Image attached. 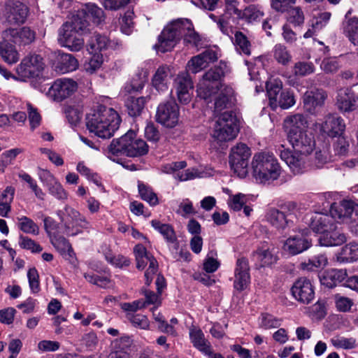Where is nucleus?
Instances as JSON below:
<instances>
[{
	"mask_svg": "<svg viewBox=\"0 0 358 358\" xmlns=\"http://www.w3.org/2000/svg\"><path fill=\"white\" fill-rule=\"evenodd\" d=\"M182 38L185 43L193 47L201 45L200 36L194 31L191 20L180 18L164 27L158 36V43L154 45V48L163 53L171 51Z\"/></svg>",
	"mask_w": 358,
	"mask_h": 358,
	"instance_id": "f257e3e1",
	"label": "nucleus"
},
{
	"mask_svg": "<svg viewBox=\"0 0 358 358\" xmlns=\"http://www.w3.org/2000/svg\"><path fill=\"white\" fill-rule=\"evenodd\" d=\"M287 140L292 145L294 152L289 149H285L284 145H281L278 149L280 157L294 174H300L306 168L307 155L310 154L315 147L313 136L307 131L299 134L291 132V134L287 136Z\"/></svg>",
	"mask_w": 358,
	"mask_h": 358,
	"instance_id": "f03ea898",
	"label": "nucleus"
},
{
	"mask_svg": "<svg viewBox=\"0 0 358 358\" xmlns=\"http://www.w3.org/2000/svg\"><path fill=\"white\" fill-rule=\"evenodd\" d=\"M121 122L118 113L112 108L100 105L86 116V126L90 133L101 138H110Z\"/></svg>",
	"mask_w": 358,
	"mask_h": 358,
	"instance_id": "7ed1b4c3",
	"label": "nucleus"
},
{
	"mask_svg": "<svg viewBox=\"0 0 358 358\" xmlns=\"http://www.w3.org/2000/svg\"><path fill=\"white\" fill-rule=\"evenodd\" d=\"M88 25L86 12L79 11L73 16L71 22H65L59 29V43L71 51H79L84 45L81 34L87 29Z\"/></svg>",
	"mask_w": 358,
	"mask_h": 358,
	"instance_id": "20e7f679",
	"label": "nucleus"
},
{
	"mask_svg": "<svg viewBox=\"0 0 358 358\" xmlns=\"http://www.w3.org/2000/svg\"><path fill=\"white\" fill-rule=\"evenodd\" d=\"M253 177L259 183L270 182L277 180L281 169L274 155L268 152L255 153L251 162Z\"/></svg>",
	"mask_w": 358,
	"mask_h": 358,
	"instance_id": "39448f33",
	"label": "nucleus"
},
{
	"mask_svg": "<svg viewBox=\"0 0 358 358\" xmlns=\"http://www.w3.org/2000/svg\"><path fill=\"white\" fill-rule=\"evenodd\" d=\"M149 150L146 142L136 138V133L128 131L120 138L113 139L108 147V151L113 155H125L129 157H138L145 155Z\"/></svg>",
	"mask_w": 358,
	"mask_h": 358,
	"instance_id": "423d86ee",
	"label": "nucleus"
},
{
	"mask_svg": "<svg viewBox=\"0 0 358 358\" xmlns=\"http://www.w3.org/2000/svg\"><path fill=\"white\" fill-rule=\"evenodd\" d=\"M224 77L223 66L219 65L210 68L203 75L198 84L196 90L198 96L206 101H210L211 96L224 86L221 83Z\"/></svg>",
	"mask_w": 358,
	"mask_h": 358,
	"instance_id": "0eeeda50",
	"label": "nucleus"
},
{
	"mask_svg": "<svg viewBox=\"0 0 358 358\" xmlns=\"http://www.w3.org/2000/svg\"><path fill=\"white\" fill-rule=\"evenodd\" d=\"M57 215L69 236H76L82 233L81 229L89 228L90 223L85 217L69 206L66 205L63 210H57Z\"/></svg>",
	"mask_w": 358,
	"mask_h": 358,
	"instance_id": "6e6552de",
	"label": "nucleus"
},
{
	"mask_svg": "<svg viewBox=\"0 0 358 358\" xmlns=\"http://www.w3.org/2000/svg\"><path fill=\"white\" fill-rule=\"evenodd\" d=\"M238 133L237 119L232 111L221 113L215 122L213 136L220 141H228Z\"/></svg>",
	"mask_w": 358,
	"mask_h": 358,
	"instance_id": "1a4fd4ad",
	"label": "nucleus"
},
{
	"mask_svg": "<svg viewBox=\"0 0 358 358\" xmlns=\"http://www.w3.org/2000/svg\"><path fill=\"white\" fill-rule=\"evenodd\" d=\"M251 155L250 148L239 143L231 149L229 163L231 169L240 178H245L248 173V159Z\"/></svg>",
	"mask_w": 358,
	"mask_h": 358,
	"instance_id": "9d476101",
	"label": "nucleus"
},
{
	"mask_svg": "<svg viewBox=\"0 0 358 358\" xmlns=\"http://www.w3.org/2000/svg\"><path fill=\"white\" fill-rule=\"evenodd\" d=\"M157 121L168 128L177 125L179 120V107L173 100L160 103L156 113Z\"/></svg>",
	"mask_w": 358,
	"mask_h": 358,
	"instance_id": "9b49d317",
	"label": "nucleus"
},
{
	"mask_svg": "<svg viewBox=\"0 0 358 358\" xmlns=\"http://www.w3.org/2000/svg\"><path fill=\"white\" fill-rule=\"evenodd\" d=\"M77 89V83L72 79L60 78L49 88L48 95L54 101H61L71 96Z\"/></svg>",
	"mask_w": 358,
	"mask_h": 358,
	"instance_id": "f8f14e48",
	"label": "nucleus"
},
{
	"mask_svg": "<svg viewBox=\"0 0 358 358\" xmlns=\"http://www.w3.org/2000/svg\"><path fill=\"white\" fill-rule=\"evenodd\" d=\"M291 292L299 302L308 304L315 299V291L310 280L306 278H299L292 285Z\"/></svg>",
	"mask_w": 358,
	"mask_h": 358,
	"instance_id": "ddd939ff",
	"label": "nucleus"
},
{
	"mask_svg": "<svg viewBox=\"0 0 358 358\" xmlns=\"http://www.w3.org/2000/svg\"><path fill=\"white\" fill-rule=\"evenodd\" d=\"M305 222L310 229L315 233L324 235L329 229H331L333 223L335 222L331 215L315 213L311 215H306Z\"/></svg>",
	"mask_w": 358,
	"mask_h": 358,
	"instance_id": "4468645a",
	"label": "nucleus"
},
{
	"mask_svg": "<svg viewBox=\"0 0 358 358\" xmlns=\"http://www.w3.org/2000/svg\"><path fill=\"white\" fill-rule=\"evenodd\" d=\"M312 245V239L308 233H301L288 238L285 244L284 250L292 255L300 254Z\"/></svg>",
	"mask_w": 358,
	"mask_h": 358,
	"instance_id": "2eb2a0df",
	"label": "nucleus"
},
{
	"mask_svg": "<svg viewBox=\"0 0 358 358\" xmlns=\"http://www.w3.org/2000/svg\"><path fill=\"white\" fill-rule=\"evenodd\" d=\"M175 86L178 101L182 104H187L192 99L194 85L187 73L179 74L175 80Z\"/></svg>",
	"mask_w": 358,
	"mask_h": 358,
	"instance_id": "dca6fc26",
	"label": "nucleus"
},
{
	"mask_svg": "<svg viewBox=\"0 0 358 358\" xmlns=\"http://www.w3.org/2000/svg\"><path fill=\"white\" fill-rule=\"evenodd\" d=\"M43 69V58L36 54H31L24 57L17 66V73L22 77H34L36 71Z\"/></svg>",
	"mask_w": 358,
	"mask_h": 358,
	"instance_id": "f3484780",
	"label": "nucleus"
},
{
	"mask_svg": "<svg viewBox=\"0 0 358 358\" xmlns=\"http://www.w3.org/2000/svg\"><path fill=\"white\" fill-rule=\"evenodd\" d=\"M234 277V287L239 292L246 289L250 282L249 262L246 258L237 259Z\"/></svg>",
	"mask_w": 358,
	"mask_h": 358,
	"instance_id": "a211bd4d",
	"label": "nucleus"
},
{
	"mask_svg": "<svg viewBox=\"0 0 358 358\" xmlns=\"http://www.w3.org/2000/svg\"><path fill=\"white\" fill-rule=\"evenodd\" d=\"M217 58L216 51L208 49L201 54L192 57L187 63V68L192 73H196L206 68L210 63L217 61Z\"/></svg>",
	"mask_w": 358,
	"mask_h": 358,
	"instance_id": "6ab92c4d",
	"label": "nucleus"
},
{
	"mask_svg": "<svg viewBox=\"0 0 358 358\" xmlns=\"http://www.w3.org/2000/svg\"><path fill=\"white\" fill-rule=\"evenodd\" d=\"M28 13V7L20 1H10L6 5V17L10 23L23 24L27 20Z\"/></svg>",
	"mask_w": 358,
	"mask_h": 358,
	"instance_id": "aec40b11",
	"label": "nucleus"
},
{
	"mask_svg": "<svg viewBox=\"0 0 358 358\" xmlns=\"http://www.w3.org/2000/svg\"><path fill=\"white\" fill-rule=\"evenodd\" d=\"M330 214L335 219L344 220L352 217V215L358 216V204L351 200H343L340 203H333L330 208Z\"/></svg>",
	"mask_w": 358,
	"mask_h": 358,
	"instance_id": "412c9836",
	"label": "nucleus"
},
{
	"mask_svg": "<svg viewBox=\"0 0 358 358\" xmlns=\"http://www.w3.org/2000/svg\"><path fill=\"white\" fill-rule=\"evenodd\" d=\"M347 241V237L342 229L338 227L334 222L331 229L321 235L318 238L319 243L321 246L331 247L341 245Z\"/></svg>",
	"mask_w": 358,
	"mask_h": 358,
	"instance_id": "4be33fe9",
	"label": "nucleus"
},
{
	"mask_svg": "<svg viewBox=\"0 0 358 358\" xmlns=\"http://www.w3.org/2000/svg\"><path fill=\"white\" fill-rule=\"evenodd\" d=\"M327 97L326 92L322 89L306 92L303 99L306 110L311 114L315 113L317 108L322 106Z\"/></svg>",
	"mask_w": 358,
	"mask_h": 358,
	"instance_id": "5701e85b",
	"label": "nucleus"
},
{
	"mask_svg": "<svg viewBox=\"0 0 358 358\" xmlns=\"http://www.w3.org/2000/svg\"><path fill=\"white\" fill-rule=\"evenodd\" d=\"M345 128L343 120L335 115H327L321 127L322 131L331 137L341 135Z\"/></svg>",
	"mask_w": 358,
	"mask_h": 358,
	"instance_id": "b1692460",
	"label": "nucleus"
},
{
	"mask_svg": "<svg viewBox=\"0 0 358 358\" xmlns=\"http://www.w3.org/2000/svg\"><path fill=\"white\" fill-rule=\"evenodd\" d=\"M189 338L193 346L206 356L213 352L210 342L206 339L204 334L199 328H190Z\"/></svg>",
	"mask_w": 358,
	"mask_h": 358,
	"instance_id": "393cba45",
	"label": "nucleus"
},
{
	"mask_svg": "<svg viewBox=\"0 0 358 358\" xmlns=\"http://www.w3.org/2000/svg\"><path fill=\"white\" fill-rule=\"evenodd\" d=\"M357 96L349 88L341 89L338 94L337 105L341 110L349 112L354 110L357 107Z\"/></svg>",
	"mask_w": 358,
	"mask_h": 358,
	"instance_id": "a878e982",
	"label": "nucleus"
},
{
	"mask_svg": "<svg viewBox=\"0 0 358 358\" xmlns=\"http://www.w3.org/2000/svg\"><path fill=\"white\" fill-rule=\"evenodd\" d=\"M285 127L287 128V136L291 132L299 134L306 131L308 127L306 118L302 114H295L287 117L285 120Z\"/></svg>",
	"mask_w": 358,
	"mask_h": 358,
	"instance_id": "bb28decb",
	"label": "nucleus"
},
{
	"mask_svg": "<svg viewBox=\"0 0 358 358\" xmlns=\"http://www.w3.org/2000/svg\"><path fill=\"white\" fill-rule=\"evenodd\" d=\"M170 74V69L166 65L159 66L152 78V86L159 92L168 90V77Z\"/></svg>",
	"mask_w": 358,
	"mask_h": 358,
	"instance_id": "cd10ccee",
	"label": "nucleus"
},
{
	"mask_svg": "<svg viewBox=\"0 0 358 358\" xmlns=\"http://www.w3.org/2000/svg\"><path fill=\"white\" fill-rule=\"evenodd\" d=\"M220 93L215 101V110L214 113L217 114L221 113L224 109L229 107L231 103V99L234 96V90L231 87L224 86L220 88Z\"/></svg>",
	"mask_w": 358,
	"mask_h": 358,
	"instance_id": "c85d7f7f",
	"label": "nucleus"
},
{
	"mask_svg": "<svg viewBox=\"0 0 358 358\" xmlns=\"http://www.w3.org/2000/svg\"><path fill=\"white\" fill-rule=\"evenodd\" d=\"M266 220L278 230H284L288 226L289 221L285 214L276 208H271L266 213Z\"/></svg>",
	"mask_w": 358,
	"mask_h": 358,
	"instance_id": "c756f323",
	"label": "nucleus"
},
{
	"mask_svg": "<svg viewBox=\"0 0 358 358\" xmlns=\"http://www.w3.org/2000/svg\"><path fill=\"white\" fill-rule=\"evenodd\" d=\"M78 66V60L71 54L59 53L56 68L62 73L73 71Z\"/></svg>",
	"mask_w": 358,
	"mask_h": 358,
	"instance_id": "7c9ffc66",
	"label": "nucleus"
},
{
	"mask_svg": "<svg viewBox=\"0 0 358 358\" xmlns=\"http://www.w3.org/2000/svg\"><path fill=\"white\" fill-rule=\"evenodd\" d=\"M109 42L106 36L94 33L87 41V50L90 53L101 52L107 49Z\"/></svg>",
	"mask_w": 358,
	"mask_h": 358,
	"instance_id": "2f4dec72",
	"label": "nucleus"
},
{
	"mask_svg": "<svg viewBox=\"0 0 358 358\" xmlns=\"http://www.w3.org/2000/svg\"><path fill=\"white\" fill-rule=\"evenodd\" d=\"M358 259V244L350 243L343 247L337 255V260L341 263H348Z\"/></svg>",
	"mask_w": 358,
	"mask_h": 358,
	"instance_id": "473e14b6",
	"label": "nucleus"
},
{
	"mask_svg": "<svg viewBox=\"0 0 358 358\" xmlns=\"http://www.w3.org/2000/svg\"><path fill=\"white\" fill-rule=\"evenodd\" d=\"M266 92L269 100V105L273 109L276 108L277 99L282 90V83L279 80H272L266 83Z\"/></svg>",
	"mask_w": 358,
	"mask_h": 358,
	"instance_id": "72a5a7b5",
	"label": "nucleus"
},
{
	"mask_svg": "<svg viewBox=\"0 0 358 358\" xmlns=\"http://www.w3.org/2000/svg\"><path fill=\"white\" fill-rule=\"evenodd\" d=\"M146 103V98L144 96L140 97H129L126 102L125 106L127 109L128 114L131 117H137L141 115Z\"/></svg>",
	"mask_w": 358,
	"mask_h": 358,
	"instance_id": "f704fd0d",
	"label": "nucleus"
},
{
	"mask_svg": "<svg viewBox=\"0 0 358 358\" xmlns=\"http://www.w3.org/2000/svg\"><path fill=\"white\" fill-rule=\"evenodd\" d=\"M330 13L324 12L321 13L319 16L314 17L312 20L310 27L308 28L307 31L303 35L304 38H310L316 33L320 31L323 27L326 26L330 19Z\"/></svg>",
	"mask_w": 358,
	"mask_h": 358,
	"instance_id": "c9c22d12",
	"label": "nucleus"
},
{
	"mask_svg": "<svg viewBox=\"0 0 358 358\" xmlns=\"http://www.w3.org/2000/svg\"><path fill=\"white\" fill-rule=\"evenodd\" d=\"M264 13L262 7L259 5L250 4L242 11L240 20H243L248 23L259 21L264 17Z\"/></svg>",
	"mask_w": 358,
	"mask_h": 358,
	"instance_id": "e433bc0d",
	"label": "nucleus"
},
{
	"mask_svg": "<svg viewBox=\"0 0 358 358\" xmlns=\"http://www.w3.org/2000/svg\"><path fill=\"white\" fill-rule=\"evenodd\" d=\"M11 32L14 38L13 41L15 43L27 45L31 43L35 39V32L27 27H24L19 31L12 29Z\"/></svg>",
	"mask_w": 358,
	"mask_h": 358,
	"instance_id": "4c0bfd02",
	"label": "nucleus"
},
{
	"mask_svg": "<svg viewBox=\"0 0 358 358\" xmlns=\"http://www.w3.org/2000/svg\"><path fill=\"white\" fill-rule=\"evenodd\" d=\"M151 225L164 236L167 242L173 243L176 241L174 229L170 224H163L157 220H152Z\"/></svg>",
	"mask_w": 358,
	"mask_h": 358,
	"instance_id": "58836bf2",
	"label": "nucleus"
},
{
	"mask_svg": "<svg viewBox=\"0 0 358 358\" xmlns=\"http://www.w3.org/2000/svg\"><path fill=\"white\" fill-rule=\"evenodd\" d=\"M0 55L2 59L10 64L16 63L19 59L15 47L6 41L0 42Z\"/></svg>",
	"mask_w": 358,
	"mask_h": 358,
	"instance_id": "ea45409f",
	"label": "nucleus"
},
{
	"mask_svg": "<svg viewBox=\"0 0 358 358\" xmlns=\"http://www.w3.org/2000/svg\"><path fill=\"white\" fill-rule=\"evenodd\" d=\"M138 189L141 198L150 206H154L159 203L158 197L151 187L144 184L143 182L138 181Z\"/></svg>",
	"mask_w": 358,
	"mask_h": 358,
	"instance_id": "a19ab883",
	"label": "nucleus"
},
{
	"mask_svg": "<svg viewBox=\"0 0 358 358\" xmlns=\"http://www.w3.org/2000/svg\"><path fill=\"white\" fill-rule=\"evenodd\" d=\"M134 253L136 262V268L143 270L145 268L150 260L151 253L147 251L145 247L142 244H137L134 248Z\"/></svg>",
	"mask_w": 358,
	"mask_h": 358,
	"instance_id": "79ce46f5",
	"label": "nucleus"
},
{
	"mask_svg": "<svg viewBox=\"0 0 358 358\" xmlns=\"http://www.w3.org/2000/svg\"><path fill=\"white\" fill-rule=\"evenodd\" d=\"M343 32L355 45H358V17L350 18L344 26Z\"/></svg>",
	"mask_w": 358,
	"mask_h": 358,
	"instance_id": "37998d69",
	"label": "nucleus"
},
{
	"mask_svg": "<svg viewBox=\"0 0 358 358\" xmlns=\"http://www.w3.org/2000/svg\"><path fill=\"white\" fill-rule=\"evenodd\" d=\"M17 227L24 233L33 235H38L39 233L38 226L29 217L27 216L17 217Z\"/></svg>",
	"mask_w": 358,
	"mask_h": 358,
	"instance_id": "c03bdc74",
	"label": "nucleus"
},
{
	"mask_svg": "<svg viewBox=\"0 0 358 358\" xmlns=\"http://www.w3.org/2000/svg\"><path fill=\"white\" fill-rule=\"evenodd\" d=\"M273 57L276 61L282 64L287 65L292 59V56L287 48L282 44H276L273 48Z\"/></svg>",
	"mask_w": 358,
	"mask_h": 358,
	"instance_id": "a18cd8bd",
	"label": "nucleus"
},
{
	"mask_svg": "<svg viewBox=\"0 0 358 358\" xmlns=\"http://www.w3.org/2000/svg\"><path fill=\"white\" fill-rule=\"evenodd\" d=\"M51 243L61 253L73 252L72 247L69 241L59 234L54 235L50 238Z\"/></svg>",
	"mask_w": 358,
	"mask_h": 358,
	"instance_id": "49530a36",
	"label": "nucleus"
},
{
	"mask_svg": "<svg viewBox=\"0 0 358 358\" xmlns=\"http://www.w3.org/2000/svg\"><path fill=\"white\" fill-rule=\"evenodd\" d=\"M259 320V327L265 329L278 328L281 325V320L268 313H262Z\"/></svg>",
	"mask_w": 358,
	"mask_h": 358,
	"instance_id": "de8ad7c7",
	"label": "nucleus"
},
{
	"mask_svg": "<svg viewBox=\"0 0 358 358\" xmlns=\"http://www.w3.org/2000/svg\"><path fill=\"white\" fill-rule=\"evenodd\" d=\"M87 17L91 18L94 24L99 25L104 20L105 15L103 10L95 4L87 5Z\"/></svg>",
	"mask_w": 358,
	"mask_h": 358,
	"instance_id": "09e8293b",
	"label": "nucleus"
},
{
	"mask_svg": "<svg viewBox=\"0 0 358 358\" xmlns=\"http://www.w3.org/2000/svg\"><path fill=\"white\" fill-rule=\"evenodd\" d=\"M132 344V339L129 336L116 338L111 343V352H127Z\"/></svg>",
	"mask_w": 358,
	"mask_h": 358,
	"instance_id": "8fccbe9b",
	"label": "nucleus"
},
{
	"mask_svg": "<svg viewBox=\"0 0 358 358\" xmlns=\"http://www.w3.org/2000/svg\"><path fill=\"white\" fill-rule=\"evenodd\" d=\"M134 13L133 11L128 10L127 11L123 17H122L120 24V29L122 33L126 35H130L134 29Z\"/></svg>",
	"mask_w": 358,
	"mask_h": 358,
	"instance_id": "3c124183",
	"label": "nucleus"
},
{
	"mask_svg": "<svg viewBox=\"0 0 358 358\" xmlns=\"http://www.w3.org/2000/svg\"><path fill=\"white\" fill-rule=\"evenodd\" d=\"M18 244L21 248L30 250L31 252L34 253H38L43 250L39 244L31 238L23 235L20 236Z\"/></svg>",
	"mask_w": 358,
	"mask_h": 358,
	"instance_id": "603ef678",
	"label": "nucleus"
},
{
	"mask_svg": "<svg viewBox=\"0 0 358 358\" xmlns=\"http://www.w3.org/2000/svg\"><path fill=\"white\" fill-rule=\"evenodd\" d=\"M295 103V99L293 93L288 90H283L279 95L277 99V107H280L283 109H287L292 106Z\"/></svg>",
	"mask_w": 358,
	"mask_h": 358,
	"instance_id": "864d4df0",
	"label": "nucleus"
},
{
	"mask_svg": "<svg viewBox=\"0 0 358 358\" xmlns=\"http://www.w3.org/2000/svg\"><path fill=\"white\" fill-rule=\"evenodd\" d=\"M254 255L261 262L262 266L271 265L277 261L276 257L268 249L258 250L255 252Z\"/></svg>",
	"mask_w": 358,
	"mask_h": 358,
	"instance_id": "5fc2aeb1",
	"label": "nucleus"
},
{
	"mask_svg": "<svg viewBox=\"0 0 358 358\" xmlns=\"http://www.w3.org/2000/svg\"><path fill=\"white\" fill-rule=\"evenodd\" d=\"M235 44L238 50L247 55H250V43L245 34L241 31H236L235 34Z\"/></svg>",
	"mask_w": 358,
	"mask_h": 358,
	"instance_id": "6e6d98bb",
	"label": "nucleus"
},
{
	"mask_svg": "<svg viewBox=\"0 0 358 358\" xmlns=\"http://www.w3.org/2000/svg\"><path fill=\"white\" fill-rule=\"evenodd\" d=\"M327 264V258L324 255H320L308 259V262L302 263V267L306 270H313L314 268H320L324 266Z\"/></svg>",
	"mask_w": 358,
	"mask_h": 358,
	"instance_id": "4d7b16f0",
	"label": "nucleus"
},
{
	"mask_svg": "<svg viewBox=\"0 0 358 358\" xmlns=\"http://www.w3.org/2000/svg\"><path fill=\"white\" fill-rule=\"evenodd\" d=\"M76 169L81 175L85 176L89 180L92 181L97 186H100L101 185L98 175L95 173H92L83 162H79L77 165Z\"/></svg>",
	"mask_w": 358,
	"mask_h": 358,
	"instance_id": "13d9d810",
	"label": "nucleus"
},
{
	"mask_svg": "<svg viewBox=\"0 0 358 358\" xmlns=\"http://www.w3.org/2000/svg\"><path fill=\"white\" fill-rule=\"evenodd\" d=\"M314 64L312 62H299L294 65V73L299 76H306L313 73Z\"/></svg>",
	"mask_w": 358,
	"mask_h": 358,
	"instance_id": "bf43d9fd",
	"label": "nucleus"
},
{
	"mask_svg": "<svg viewBox=\"0 0 358 358\" xmlns=\"http://www.w3.org/2000/svg\"><path fill=\"white\" fill-rule=\"evenodd\" d=\"M21 150L18 148L11 149L2 153L1 160L0 162V171H4V168L6 167L11 162L20 154Z\"/></svg>",
	"mask_w": 358,
	"mask_h": 358,
	"instance_id": "052dcab7",
	"label": "nucleus"
},
{
	"mask_svg": "<svg viewBox=\"0 0 358 358\" xmlns=\"http://www.w3.org/2000/svg\"><path fill=\"white\" fill-rule=\"evenodd\" d=\"M330 159L327 150H317L311 159L312 164L317 169L322 168Z\"/></svg>",
	"mask_w": 358,
	"mask_h": 358,
	"instance_id": "680f3d73",
	"label": "nucleus"
},
{
	"mask_svg": "<svg viewBox=\"0 0 358 358\" xmlns=\"http://www.w3.org/2000/svg\"><path fill=\"white\" fill-rule=\"evenodd\" d=\"M29 287L33 293H38L40 290L39 275L36 268L29 269L27 272Z\"/></svg>",
	"mask_w": 358,
	"mask_h": 358,
	"instance_id": "e2e57ef3",
	"label": "nucleus"
},
{
	"mask_svg": "<svg viewBox=\"0 0 358 358\" xmlns=\"http://www.w3.org/2000/svg\"><path fill=\"white\" fill-rule=\"evenodd\" d=\"M48 188L50 194L57 199L64 200L67 199V193L57 180L48 186Z\"/></svg>",
	"mask_w": 358,
	"mask_h": 358,
	"instance_id": "0e129e2a",
	"label": "nucleus"
},
{
	"mask_svg": "<svg viewBox=\"0 0 358 358\" xmlns=\"http://www.w3.org/2000/svg\"><path fill=\"white\" fill-rule=\"evenodd\" d=\"M320 66L325 73H333L339 69L340 64L336 58L330 57L324 59Z\"/></svg>",
	"mask_w": 358,
	"mask_h": 358,
	"instance_id": "69168bd1",
	"label": "nucleus"
},
{
	"mask_svg": "<svg viewBox=\"0 0 358 358\" xmlns=\"http://www.w3.org/2000/svg\"><path fill=\"white\" fill-rule=\"evenodd\" d=\"M349 146V142L341 135L338 136L336 141L334 143V150L338 155H345L348 151Z\"/></svg>",
	"mask_w": 358,
	"mask_h": 358,
	"instance_id": "338daca9",
	"label": "nucleus"
},
{
	"mask_svg": "<svg viewBox=\"0 0 358 358\" xmlns=\"http://www.w3.org/2000/svg\"><path fill=\"white\" fill-rule=\"evenodd\" d=\"M336 306L337 309L342 312H348L353 305V301L350 298L336 295L335 296Z\"/></svg>",
	"mask_w": 358,
	"mask_h": 358,
	"instance_id": "774afa93",
	"label": "nucleus"
}]
</instances>
